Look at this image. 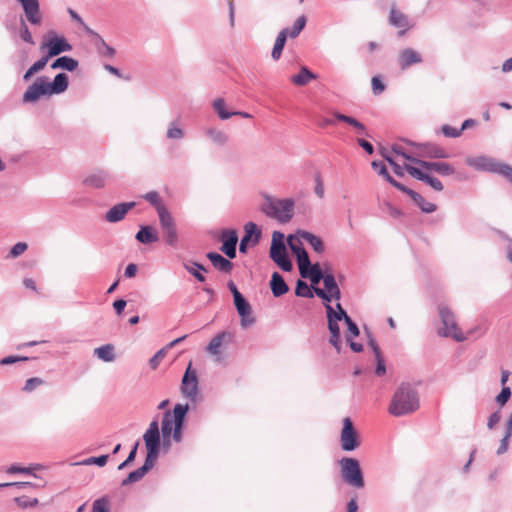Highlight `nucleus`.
<instances>
[{
    "label": "nucleus",
    "instance_id": "obj_1",
    "mask_svg": "<svg viewBox=\"0 0 512 512\" xmlns=\"http://www.w3.org/2000/svg\"><path fill=\"white\" fill-rule=\"evenodd\" d=\"M419 408L417 392L407 384H402L394 393L388 406V412L395 416H403L415 412Z\"/></svg>",
    "mask_w": 512,
    "mask_h": 512
},
{
    "label": "nucleus",
    "instance_id": "obj_2",
    "mask_svg": "<svg viewBox=\"0 0 512 512\" xmlns=\"http://www.w3.org/2000/svg\"><path fill=\"white\" fill-rule=\"evenodd\" d=\"M293 206L294 202L291 199H274L267 196L261 205V211L279 222L286 223L293 216Z\"/></svg>",
    "mask_w": 512,
    "mask_h": 512
},
{
    "label": "nucleus",
    "instance_id": "obj_3",
    "mask_svg": "<svg viewBox=\"0 0 512 512\" xmlns=\"http://www.w3.org/2000/svg\"><path fill=\"white\" fill-rule=\"evenodd\" d=\"M187 411V405L177 404L173 409V413L166 412L164 414L161 428L164 438H168L173 432V438L176 441L181 440V429Z\"/></svg>",
    "mask_w": 512,
    "mask_h": 512
},
{
    "label": "nucleus",
    "instance_id": "obj_4",
    "mask_svg": "<svg viewBox=\"0 0 512 512\" xmlns=\"http://www.w3.org/2000/svg\"><path fill=\"white\" fill-rule=\"evenodd\" d=\"M438 313L441 318L443 328L439 330V334L444 337H451L456 341H464L466 337L457 325L455 314L452 310L444 305H438Z\"/></svg>",
    "mask_w": 512,
    "mask_h": 512
},
{
    "label": "nucleus",
    "instance_id": "obj_5",
    "mask_svg": "<svg viewBox=\"0 0 512 512\" xmlns=\"http://www.w3.org/2000/svg\"><path fill=\"white\" fill-rule=\"evenodd\" d=\"M326 312L328 318V329L330 332V344L338 351L341 350V334L338 322L344 320L346 312L341 304H337V311H335L330 304H326Z\"/></svg>",
    "mask_w": 512,
    "mask_h": 512
},
{
    "label": "nucleus",
    "instance_id": "obj_6",
    "mask_svg": "<svg viewBox=\"0 0 512 512\" xmlns=\"http://www.w3.org/2000/svg\"><path fill=\"white\" fill-rule=\"evenodd\" d=\"M339 463L343 480L352 487L363 488L364 479L358 460L344 457Z\"/></svg>",
    "mask_w": 512,
    "mask_h": 512
},
{
    "label": "nucleus",
    "instance_id": "obj_7",
    "mask_svg": "<svg viewBox=\"0 0 512 512\" xmlns=\"http://www.w3.org/2000/svg\"><path fill=\"white\" fill-rule=\"evenodd\" d=\"M270 257L282 270L291 271L293 266L283 243V234L278 231H275L272 236Z\"/></svg>",
    "mask_w": 512,
    "mask_h": 512
},
{
    "label": "nucleus",
    "instance_id": "obj_8",
    "mask_svg": "<svg viewBox=\"0 0 512 512\" xmlns=\"http://www.w3.org/2000/svg\"><path fill=\"white\" fill-rule=\"evenodd\" d=\"M341 448L344 451H353L360 446V437L349 417L343 419V428L340 434Z\"/></svg>",
    "mask_w": 512,
    "mask_h": 512
},
{
    "label": "nucleus",
    "instance_id": "obj_9",
    "mask_svg": "<svg viewBox=\"0 0 512 512\" xmlns=\"http://www.w3.org/2000/svg\"><path fill=\"white\" fill-rule=\"evenodd\" d=\"M143 439L147 449L146 458L155 462L158 457L160 447L159 426L157 421H152L150 423Z\"/></svg>",
    "mask_w": 512,
    "mask_h": 512
},
{
    "label": "nucleus",
    "instance_id": "obj_10",
    "mask_svg": "<svg viewBox=\"0 0 512 512\" xmlns=\"http://www.w3.org/2000/svg\"><path fill=\"white\" fill-rule=\"evenodd\" d=\"M181 392L185 398L192 401L196 400L198 394V378L195 370L192 369V363L190 362L181 383Z\"/></svg>",
    "mask_w": 512,
    "mask_h": 512
},
{
    "label": "nucleus",
    "instance_id": "obj_11",
    "mask_svg": "<svg viewBox=\"0 0 512 512\" xmlns=\"http://www.w3.org/2000/svg\"><path fill=\"white\" fill-rule=\"evenodd\" d=\"M404 156H405L406 160L419 165V167H421L422 169H424L426 171H435L436 173H438L442 176H450V175L454 174V172H455L454 167L451 164L446 163V162H428V161H423L418 158L412 157L410 155H404Z\"/></svg>",
    "mask_w": 512,
    "mask_h": 512
},
{
    "label": "nucleus",
    "instance_id": "obj_12",
    "mask_svg": "<svg viewBox=\"0 0 512 512\" xmlns=\"http://www.w3.org/2000/svg\"><path fill=\"white\" fill-rule=\"evenodd\" d=\"M42 50L47 49V56L52 58L62 52H67L72 49V46L66 41L64 37L52 36L45 40L40 47Z\"/></svg>",
    "mask_w": 512,
    "mask_h": 512
},
{
    "label": "nucleus",
    "instance_id": "obj_13",
    "mask_svg": "<svg viewBox=\"0 0 512 512\" xmlns=\"http://www.w3.org/2000/svg\"><path fill=\"white\" fill-rule=\"evenodd\" d=\"M44 95H50L48 82L43 77H39L32 85L28 87L26 92L23 94V101L35 102Z\"/></svg>",
    "mask_w": 512,
    "mask_h": 512
},
{
    "label": "nucleus",
    "instance_id": "obj_14",
    "mask_svg": "<svg viewBox=\"0 0 512 512\" xmlns=\"http://www.w3.org/2000/svg\"><path fill=\"white\" fill-rule=\"evenodd\" d=\"M163 230L165 242L170 246H176L178 242V233L173 217L170 213L161 215L159 218Z\"/></svg>",
    "mask_w": 512,
    "mask_h": 512
},
{
    "label": "nucleus",
    "instance_id": "obj_15",
    "mask_svg": "<svg viewBox=\"0 0 512 512\" xmlns=\"http://www.w3.org/2000/svg\"><path fill=\"white\" fill-rule=\"evenodd\" d=\"M406 171L408 174L418 180L424 181L429 186H431L436 191L443 190V184L437 178L428 174V171L422 169L421 167H414L411 165H406Z\"/></svg>",
    "mask_w": 512,
    "mask_h": 512
},
{
    "label": "nucleus",
    "instance_id": "obj_16",
    "mask_svg": "<svg viewBox=\"0 0 512 512\" xmlns=\"http://www.w3.org/2000/svg\"><path fill=\"white\" fill-rule=\"evenodd\" d=\"M236 310L241 318V326L247 328L255 323V317L252 313V308L249 302L244 297H237L234 301Z\"/></svg>",
    "mask_w": 512,
    "mask_h": 512
},
{
    "label": "nucleus",
    "instance_id": "obj_17",
    "mask_svg": "<svg viewBox=\"0 0 512 512\" xmlns=\"http://www.w3.org/2000/svg\"><path fill=\"white\" fill-rule=\"evenodd\" d=\"M245 235L241 239L239 250L241 253H245L249 246H255L260 239L261 231L257 228L253 222H248L245 227Z\"/></svg>",
    "mask_w": 512,
    "mask_h": 512
},
{
    "label": "nucleus",
    "instance_id": "obj_18",
    "mask_svg": "<svg viewBox=\"0 0 512 512\" xmlns=\"http://www.w3.org/2000/svg\"><path fill=\"white\" fill-rule=\"evenodd\" d=\"M22 5L27 20L33 25L42 23L40 5L38 0H17Z\"/></svg>",
    "mask_w": 512,
    "mask_h": 512
},
{
    "label": "nucleus",
    "instance_id": "obj_19",
    "mask_svg": "<svg viewBox=\"0 0 512 512\" xmlns=\"http://www.w3.org/2000/svg\"><path fill=\"white\" fill-rule=\"evenodd\" d=\"M422 61L421 54L412 48L401 50L397 57V62L401 70H406L414 64H420Z\"/></svg>",
    "mask_w": 512,
    "mask_h": 512
},
{
    "label": "nucleus",
    "instance_id": "obj_20",
    "mask_svg": "<svg viewBox=\"0 0 512 512\" xmlns=\"http://www.w3.org/2000/svg\"><path fill=\"white\" fill-rule=\"evenodd\" d=\"M389 22L392 26L399 29V36H403L412 27L407 15L397 10L394 6L390 10Z\"/></svg>",
    "mask_w": 512,
    "mask_h": 512
},
{
    "label": "nucleus",
    "instance_id": "obj_21",
    "mask_svg": "<svg viewBox=\"0 0 512 512\" xmlns=\"http://www.w3.org/2000/svg\"><path fill=\"white\" fill-rule=\"evenodd\" d=\"M135 202L119 203L110 208L105 214V220L109 223H115L124 219L129 210L135 207Z\"/></svg>",
    "mask_w": 512,
    "mask_h": 512
},
{
    "label": "nucleus",
    "instance_id": "obj_22",
    "mask_svg": "<svg viewBox=\"0 0 512 512\" xmlns=\"http://www.w3.org/2000/svg\"><path fill=\"white\" fill-rule=\"evenodd\" d=\"M221 251L229 258L233 259L236 256V245L238 236L235 230H226L223 232Z\"/></svg>",
    "mask_w": 512,
    "mask_h": 512
},
{
    "label": "nucleus",
    "instance_id": "obj_23",
    "mask_svg": "<svg viewBox=\"0 0 512 512\" xmlns=\"http://www.w3.org/2000/svg\"><path fill=\"white\" fill-rule=\"evenodd\" d=\"M207 258L211 261L212 265L221 272L230 273L233 268L231 261L216 252H209Z\"/></svg>",
    "mask_w": 512,
    "mask_h": 512
},
{
    "label": "nucleus",
    "instance_id": "obj_24",
    "mask_svg": "<svg viewBox=\"0 0 512 512\" xmlns=\"http://www.w3.org/2000/svg\"><path fill=\"white\" fill-rule=\"evenodd\" d=\"M232 339V334L229 332H221L211 339L207 346V351L212 355L220 353V347L224 342H229Z\"/></svg>",
    "mask_w": 512,
    "mask_h": 512
},
{
    "label": "nucleus",
    "instance_id": "obj_25",
    "mask_svg": "<svg viewBox=\"0 0 512 512\" xmlns=\"http://www.w3.org/2000/svg\"><path fill=\"white\" fill-rule=\"evenodd\" d=\"M154 461L145 459V463L140 468L129 473L128 477L123 481V485L139 481L154 465Z\"/></svg>",
    "mask_w": 512,
    "mask_h": 512
},
{
    "label": "nucleus",
    "instance_id": "obj_26",
    "mask_svg": "<svg viewBox=\"0 0 512 512\" xmlns=\"http://www.w3.org/2000/svg\"><path fill=\"white\" fill-rule=\"evenodd\" d=\"M68 87V76L64 73L57 74L52 83L48 82L50 95L60 94Z\"/></svg>",
    "mask_w": 512,
    "mask_h": 512
},
{
    "label": "nucleus",
    "instance_id": "obj_27",
    "mask_svg": "<svg viewBox=\"0 0 512 512\" xmlns=\"http://www.w3.org/2000/svg\"><path fill=\"white\" fill-rule=\"evenodd\" d=\"M270 286L272 293L275 297L282 296L288 291V286L285 283L283 277L277 272L273 273L270 281Z\"/></svg>",
    "mask_w": 512,
    "mask_h": 512
},
{
    "label": "nucleus",
    "instance_id": "obj_28",
    "mask_svg": "<svg viewBox=\"0 0 512 512\" xmlns=\"http://www.w3.org/2000/svg\"><path fill=\"white\" fill-rule=\"evenodd\" d=\"M317 76L313 74L308 68L302 67L297 75H293L290 80L297 86H305L310 81L316 79Z\"/></svg>",
    "mask_w": 512,
    "mask_h": 512
},
{
    "label": "nucleus",
    "instance_id": "obj_29",
    "mask_svg": "<svg viewBox=\"0 0 512 512\" xmlns=\"http://www.w3.org/2000/svg\"><path fill=\"white\" fill-rule=\"evenodd\" d=\"M298 235L302 240L309 243L315 252H317V253L323 252L324 245H323L322 240L318 236H316L310 232H307V231H301V232H299Z\"/></svg>",
    "mask_w": 512,
    "mask_h": 512
},
{
    "label": "nucleus",
    "instance_id": "obj_30",
    "mask_svg": "<svg viewBox=\"0 0 512 512\" xmlns=\"http://www.w3.org/2000/svg\"><path fill=\"white\" fill-rule=\"evenodd\" d=\"M288 37V29H283L277 36L272 50V58L279 60Z\"/></svg>",
    "mask_w": 512,
    "mask_h": 512
},
{
    "label": "nucleus",
    "instance_id": "obj_31",
    "mask_svg": "<svg viewBox=\"0 0 512 512\" xmlns=\"http://www.w3.org/2000/svg\"><path fill=\"white\" fill-rule=\"evenodd\" d=\"M144 198L155 207L159 218L161 217V215L170 213L162 203V200L157 192H149L144 196Z\"/></svg>",
    "mask_w": 512,
    "mask_h": 512
},
{
    "label": "nucleus",
    "instance_id": "obj_32",
    "mask_svg": "<svg viewBox=\"0 0 512 512\" xmlns=\"http://www.w3.org/2000/svg\"><path fill=\"white\" fill-rule=\"evenodd\" d=\"M322 280L325 290L328 291V293L331 294V296H333L335 299H340V289L335 281L334 276L332 274H324Z\"/></svg>",
    "mask_w": 512,
    "mask_h": 512
},
{
    "label": "nucleus",
    "instance_id": "obj_33",
    "mask_svg": "<svg viewBox=\"0 0 512 512\" xmlns=\"http://www.w3.org/2000/svg\"><path fill=\"white\" fill-rule=\"evenodd\" d=\"M136 239L141 243L149 244L156 242L158 237L152 227L144 226L137 232Z\"/></svg>",
    "mask_w": 512,
    "mask_h": 512
},
{
    "label": "nucleus",
    "instance_id": "obj_34",
    "mask_svg": "<svg viewBox=\"0 0 512 512\" xmlns=\"http://www.w3.org/2000/svg\"><path fill=\"white\" fill-rule=\"evenodd\" d=\"M84 184L92 188H103L106 184V175L101 171L85 178Z\"/></svg>",
    "mask_w": 512,
    "mask_h": 512
},
{
    "label": "nucleus",
    "instance_id": "obj_35",
    "mask_svg": "<svg viewBox=\"0 0 512 512\" xmlns=\"http://www.w3.org/2000/svg\"><path fill=\"white\" fill-rule=\"evenodd\" d=\"M77 66H78V62L75 59L68 57V56H63V57H60L57 60H55L52 63L51 68L52 69L62 68V69H66L68 71H74L77 68Z\"/></svg>",
    "mask_w": 512,
    "mask_h": 512
},
{
    "label": "nucleus",
    "instance_id": "obj_36",
    "mask_svg": "<svg viewBox=\"0 0 512 512\" xmlns=\"http://www.w3.org/2000/svg\"><path fill=\"white\" fill-rule=\"evenodd\" d=\"M421 151L417 153L418 156H427L431 158H446L447 153L444 149L436 146H420Z\"/></svg>",
    "mask_w": 512,
    "mask_h": 512
},
{
    "label": "nucleus",
    "instance_id": "obj_37",
    "mask_svg": "<svg viewBox=\"0 0 512 512\" xmlns=\"http://www.w3.org/2000/svg\"><path fill=\"white\" fill-rule=\"evenodd\" d=\"M94 354L105 362H112L115 359L114 347L111 344L96 348Z\"/></svg>",
    "mask_w": 512,
    "mask_h": 512
},
{
    "label": "nucleus",
    "instance_id": "obj_38",
    "mask_svg": "<svg viewBox=\"0 0 512 512\" xmlns=\"http://www.w3.org/2000/svg\"><path fill=\"white\" fill-rule=\"evenodd\" d=\"M409 195L413 198V200L417 203L420 209L425 213H432L436 210V205L432 202L425 200L420 194L409 191Z\"/></svg>",
    "mask_w": 512,
    "mask_h": 512
},
{
    "label": "nucleus",
    "instance_id": "obj_39",
    "mask_svg": "<svg viewBox=\"0 0 512 512\" xmlns=\"http://www.w3.org/2000/svg\"><path fill=\"white\" fill-rule=\"evenodd\" d=\"M323 276H324V274L322 273L319 265L315 264V265L307 268L306 276L304 278H309L310 281L312 282V284L315 285V284H318L322 280Z\"/></svg>",
    "mask_w": 512,
    "mask_h": 512
},
{
    "label": "nucleus",
    "instance_id": "obj_40",
    "mask_svg": "<svg viewBox=\"0 0 512 512\" xmlns=\"http://www.w3.org/2000/svg\"><path fill=\"white\" fill-rule=\"evenodd\" d=\"M297 256L298 266L302 277L306 276V270L311 266L308 253L306 250H301Z\"/></svg>",
    "mask_w": 512,
    "mask_h": 512
},
{
    "label": "nucleus",
    "instance_id": "obj_41",
    "mask_svg": "<svg viewBox=\"0 0 512 512\" xmlns=\"http://www.w3.org/2000/svg\"><path fill=\"white\" fill-rule=\"evenodd\" d=\"M371 346L373 348V351L375 353V357L377 360V367H376L375 373L378 376H382L385 374L386 368H385V364H384V361L381 356V352H380L378 346L375 344V342L371 341Z\"/></svg>",
    "mask_w": 512,
    "mask_h": 512
},
{
    "label": "nucleus",
    "instance_id": "obj_42",
    "mask_svg": "<svg viewBox=\"0 0 512 512\" xmlns=\"http://www.w3.org/2000/svg\"><path fill=\"white\" fill-rule=\"evenodd\" d=\"M305 25H306V17L300 16L295 21L293 27L290 30L288 29V36L291 38H296L300 34V32L304 29Z\"/></svg>",
    "mask_w": 512,
    "mask_h": 512
},
{
    "label": "nucleus",
    "instance_id": "obj_43",
    "mask_svg": "<svg viewBox=\"0 0 512 512\" xmlns=\"http://www.w3.org/2000/svg\"><path fill=\"white\" fill-rule=\"evenodd\" d=\"M295 294L300 297H307V298L313 297V292H312L311 288L307 285L306 282H304L302 280L297 281Z\"/></svg>",
    "mask_w": 512,
    "mask_h": 512
},
{
    "label": "nucleus",
    "instance_id": "obj_44",
    "mask_svg": "<svg viewBox=\"0 0 512 512\" xmlns=\"http://www.w3.org/2000/svg\"><path fill=\"white\" fill-rule=\"evenodd\" d=\"M186 269L191 273L198 281L204 282L205 277L201 271H206L205 267L198 263H192L191 266L186 265Z\"/></svg>",
    "mask_w": 512,
    "mask_h": 512
},
{
    "label": "nucleus",
    "instance_id": "obj_45",
    "mask_svg": "<svg viewBox=\"0 0 512 512\" xmlns=\"http://www.w3.org/2000/svg\"><path fill=\"white\" fill-rule=\"evenodd\" d=\"M44 380L39 377H33L26 380L24 387L22 390L26 393H30L37 389L38 387L42 386L44 384Z\"/></svg>",
    "mask_w": 512,
    "mask_h": 512
},
{
    "label": "nucleus",
    "instance_id": "obj_46",
    "mask_svg": "<svg viewBox=\"0 0 512 512\" xmlns=\"http://www.w3.org/2000/svg\"><path fill=\"white\" fill-rule=\"evenodd\" d=\"M214 108L217 111L219 117L226 120L232 116V113H228L225 110V102L223 99H217L214 101Z\"/></svg>",
    "mask_w": 512,
    "mask_h": 512
},
{
    "label": "nucleus",
    "instance_id": "obj_47",
    "mask_svg": "<svg viewBox=\"0 0 512 512\" xmlns=\"http://www.w3.org/2000/svg\"><path fill=\"white\" fill-rule=\"evenodd\" d=\"M207 134L214 142L218 144H224L228 139L227 135L224 132L216 129L208 130Z\"/></svg>",
    "mask_w": 512,
    "mask_h": 512
},
{
    "label": "nucleus",
    "instance_id": "obj_48",
    "mask_svg": "<svg viewBox=\"0 0 512 512\" xmlns=\"http://www.w3.org/2000/svg\"><path fill=\"white\" fill-rule=\"evenodd\" d=\"M92 512H110L109 501L106 498H100L94 501Z\"/></svg>",
    "mask_w": 512,
    "mask_h": 512
},
{
    "label": "nucleus",
    "instance_id": "obj_49",
    "mask_svg": "<svg viewBox=\"0 0 512 512\" xmlns=\"http://www.w3.org/2000/svg\"><path fill=\"white\" fill-rule=\"evenodd\" d=\"M14 501L20 508L34 507L38 504L37 498L30 499L26 496L16 497Z\"/></svg>",
    "mask_w": 512,
    "mask_h": 512
},
{
    "label": "nucleus",
    "instance_id": "obj_50",
    "mask_svg": "<svg viewBox=\"0 0 512 512\" xmlns=\"http://www.w3.org/2000/svg\"><path fill=\"white\" fill-rule=\"evenodd\" d=\"M166 353V348H162L149 360L151 369L155 370L159 366L161 361L165 358Z\"/></svg>",
    "mask_w": 512,
    "mask_h": 512
},
{
    "label": "nucleus",
    "instance_id": "obj_51",
    "mask_svg": "<svg viewBox=\"0 0 512 512\" xmlns=\"http://www.w3.org/2000/svg\"><path fill=\"white\" fill-rule=\"evenodd\" d=\"M441 131L444 134V136L450 138H456L462 134L461 129H457L447 124L442 126Z\"/></svg>",
    "mask_w": 512,
    "mask_h": 512
},
{
    "label": "nucleus",
    "instance_id": "obj_52",
    "mask_svg": "<svg viewBox=\"0 0 512 512\" xmlns=\"http://www.w3.org/2000/svg\"><path fill=\"white\" fill-rule=\"evenodd\" d=\"M372 91L375 95L381 94L385 90V84L380 77L374 76L371 80Z\"/></svg>",
    "mask_w": 512,
    "mask_h": 512
},
{
    "label": "nucleus",
    "instance_id": "obj_53",
    "mask_svg": "<svg viewBox=\"0 0 512 512\" xmlns=\"http://www.w3.org/2000/svg\"><path fill=\"white\" fill-rule=\"evenodd\" d=\"M344 321L347 324L348 327V335L351 337H357L359 335V328L358 326L352 321V319L346 314V317H344Z\"/></svg>",
    "mask_w": 512,
    "mask_h": 512
},
{
    "label": "nucleus",
    "instance_id": "obj_54",
    "mask_svg": "<svg viewBox=\"0 0 512 512\" xmlns=\"http://www.w3.org/2000/svg\"><path fill=\"white\" fill-rule=\"evenodd\" d=\"M301 238H296V237H289L288 239V244L290 246V249L292 250V252L297 255L300 253L301 250H305L303 247H302V243H301Z\"/></svg>",
    "mask_w": 512,
    "mask_h": 512
},
{
    "label": "nucleus",
    "instance_id": "obj_55",
    "mask_svg": "<svg viewBox=\"0 0 512 512\" xmlns=\"http://www.w3.org/2000/svg\"><path fill=\"white\" fill-rule=\"evenodd\" d=\"M27 249V244L24 242L16 243L10 250V256L15 258L23 254Z\"/></svg>",
    "mask_w": 512,
    "mask_h": 512
},
{
    "label": "nucleus",
    "instance_id": "obj_56",
    "mask_svg": "<svg viewBox=\"0 0 512 512\" xmlns=\"http://www.w3.org/2000/svg\"><path fill=\"white\" fill-rule=\"evenodd\" d=\"M108 455H101L99 457H90L86 459L83 463L86 465L96 464L98 466H104L107 463Z\"/></svg>",
    "mask_w": 512,
    "mask_h": 512
},
{
    "label": "nucleus",
    "instance_id": "obj_57",
    "mask_svg": "<svg viewBox=\"0 0 512 512\" xmlns=\"http://www.w3.org/2000/svg\"><path fill=\"white\" fill-rule=\"evenodd\" d=\"M511 396V390L509 387H503L500 394L497 396L496 401L499 405L503 406L509 400Z\"/></svg>",
    "mask_w": 512,
    "mask_h": 512
},
{
    "label": "nucleus",
    "instance_id": "obj_58",
    "mask_svg": "<svg viewBox=\"0 0 512 512\" xmlns=\"http://www.w3.org/2000/svg\"><path fill=\"white\" fill-rule=\"evenodd\" d=\"M183 131L181 128L171 125V127L167 130V137L169 139H181L183 137Z\"/></svg>",
    "mask_w": 512,
    "mask_h": 512
},
{
    "label": "nucleus",
    "instance_id": "obj_59",
    "mask_svg": "<svg viewBox=\"0 0 512 512\" xmlns=\"http://www.w3.org/2000/svg\"><path fill=\"white\" fill-rule=\"evenodd\" d=\"M372 167L378 171L387 181H389L390 174L388 173L385 165L382 162L373 161Z\"/></svg>",
    "mask_w": 512,
    "mask_h": 512
},
{
    "label": "nucleus",
    "instance_id": "obj_60",
    "mask_svg": "<svg viewBox=\"0 0 512 512\" xmlns=\"http://www.w3.org/2000/svg\"><path fill=\"white\" fill-rule=\"evenodd\" d=\"M385 159L389 162V164L393 167L394 173L398 176L404 175V170H406V166L403 168L399 164H397L391 157L383 154Z\"/></svg>",
    "mask_w": 512,
    "mask_h": 512
},
{
    "label": "nucleus",
    "instance_id": "obj_61",
    "mask_svg": "<svg viewBox=\"0 0 512 512\" xmlns=\"http://www.w3.org/2000/svg\"><path fill=\"white\" fill-rule=\"evenodd\" d=\"M20 37L23 41L29 43V44H34V40H33V37H32V34L31 32L29 31L28 27L23 24L22 27H21V30H20Z\"/></svg>",
    "mask_w": 512,
    "mask_h": 512
},
{
    "label": "nucleus",
    "instance_id": "obj_62",
    "mask_svg": "<svg viewBox=\"0 0 512 512\" xmlns=\"http://www.w3.org/2000/svg\"><path fill=\"white\" fill-rule=\"evenodd\" d=\"M28 357L25 356H7L0 360L1 365H9L19 361H27Z\"/></svg>",
    "mask_w": 512,
    "mask_h": 512
},
{
    "label": "nucleus",
    "instance_id": "obj_63",
    "mask_svg": "<svg viewBox=\"0 0 512 512\" xmlns=\"http://www.w3.org/2000/svg\"><path fill=\"white\" fill-rule=\"evenodd\" d=\"M49 59L50 58L47 55H45L41 59L36 61L30 68L35 73H37V72L41 71L46 66V64L48 63Z\"/></svg>",
    "mask_w": 512,
    "mask_h": 512
},
{
    "label": "nucleus",
    "instance_id": "obj_64",
    "mask_svg": "<svg viewBox=\"0 0 512 512\" xmlns=\"http://www.w3.org/2000/svg\"><path fill=\"white\" fill-rule=\"evenodd\" d=\"M333 117H335V119L337 121H340V122H344L346 123L347 125H352L355 118L351 117V116H347V115H344L342 113H339V112H333L332 113Z\"/></svg>",
    "mask_w": 512,
    "mask_h": 512
}]
</instances>
